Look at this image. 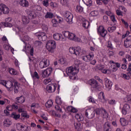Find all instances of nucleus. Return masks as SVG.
Instances as JSON below:
<instances>
[{"label":"nucleus","mask_w":131,"mask_h":131,"mask_svg":"<svg viewBox=\"0 0 131 131\" xmlns=\"http://www.w3.org/2000/svg\"><path fill=\"white\" fill-rule=\"evenodd\" d=\"M12 123V121H11V120H10L9 119H7L4 121V124L5 126H6V127H9V126H10Z\"/></svg>","instance_id":"nucleus-34"},{"label":"nucleus","mask_w":131,"mask_h":131,"mask_svg":"<svg viewBox=\"0 0 131 131\" xmlns=\"http://www.w3.org/2000/svg\"><path fill=\"white\" fill-rule=\"evenodd\" d=\"M9 72L11 75H17V71L13 68L9 69Z\"/></svg>","instance_id":"nucleus-39"},{"label":"nucleus","mask_w":131,"mask_h":131,"mask_svg":"<svg viewBox=\"0 0 131 131\" xmlns=\"http://www.w3.org/2000/svg\"><path fill=\"white\" fill-rule=\"evenodd\" d=\"M68 38L70 39V40H73L74 41H80V38L76 37L75 34L73 33H71Z\"/></svg>","instance_id":"nucleus-17"},{"label":"nucleus","mask_w":131,"mask_h":131,"mask_svg":"<svg viewBox=\"0 0 131 131\" xmlns=\"http://www.w3.org/2000/svg\"><path fill=\"white\" fill-rule=\"evenodd\" d=\"M111 123L109 121L105 122L103 124V131H112Z\"/></svg>","instance_id":"nucleus-15"},{"label":"nucleus","mask_w":131,"mask_h":131,"mask_svg":"<svg viewBox=\"0 0 131 131\" xmlns=\"http://www.w3.org/2000/svg\"><path fill=\"white\" fill-rule=\"evenodd\" d=\"M108 104H110V105H115L116 101L115 100L112 99L108 101Z\"/></svg>","instance_id":"nucleus-62"},{"label":"nucleus","mask_w":131,"mask_h":131,"mask_svg":"<svg viewBox=\"0 0 131 131\" xmlns=\"http://www.w3.org/2000/svg\"><path fill=\"white\" fill-rule=\"evenodd\" d=\"M0 9L3 14H9V12H10L9 8L4 4H0Z\"/></svg>","instance_id":"nucleus-14"},{"label":"nucleus","mask_w":131,"mask_h":131,"mask_svg":"<svg viewBox=\"0 0 131 131\" xmlns=\"http://www.w3.org/2000/svg\"><path fill=\"white\" fill-rule=\"evenodd\" d=\"M52 71H53V68H48L46 70H44L41 74V75L43 78H46V77H49L50 75H51L52 73Z\"/></svg>","instance_id":"nucleus-9"},{"label":"nucleus","mask_w":131,"mask_h":131,"mask_svg":"<svg viewBox=\"0 0 131 131\" xmlns=\"http://www.w3.org/2000/svg\"><path fill=\"white\" fill-rule=\"evenodd\" d=\"M124 46L125 48L131 47V36H128L124 41Z\"/></svg>","instance_id":"nucleus-18"},{"label":"nucleus","mask_w":131,"mask_h":131,"mask_svg":"<svg viewBox=\"0 0 131 131\" xmlns=\"http://www.w3.org/2000/svg\"><path fill=\"white\" fill-rule=\"evenodd\" d=\"M90 15L92 16V17H96V16L99 15V12L98 11H93L90 13Z\"/></svg>","instance_id":"nucleus-46"},{"label":"nucleus","mask_w":131,"mask_h":131,"mask_svg":"<svg viewBox=\"0 0 131 131\" xmlns=\"http://www.w3.org/2000/svg\"><path fill=\"white\" fill-rule=\"evenodd\" d=\"M104 81L106 88L110 90L112 86V82H111V81H110V80L108 79L107 78H105Z\"/></svg>","instance_id":"nucleus-22"},{"label":"nucleus","mask_w":131,"mask_h":131,"mask_svg":"<svg viewBox=\"0 0 131 131\" xmlns=\"http://www.w3.org/2000/svg\"><path fill=\"white\" fill-rule=\"evenodd\" d=\"M3 85L6 86L7 89V91L8 92H12L13 91L14 87L13 86V82L11 81H3L2 83Z\"/></svg>","instance_id":"nucleus-4"},{"label":"nucleus","mask_w":131,"mask_h":131,"mask_svg":"<svg viewBox=\"0 0 131 131\" xmlns=\"http://www.w3.org/2000/svg\"><path fill=\"white\" fill-rule=\"evenodd\" d=\"M78 71H79L76 70L75 67H74V68L73 67H70L66 69L67 73L68 74V75H70V76H74L75 75H76V74L78 73Z\"/></svg>","instance_id":"nucleus-3"},{"label":"nucleus","mask_w":131,"mask_h":131,"mask_svg":"<svg viewBox=\"0 0 131 131\" xmlns=\"http://www.w3.org/2000/svg\"><path fill=\"white\" fill-rule=\"evenodd\" d=\"M116 14L117 15H118V16H123V15L122 14V12H121V11L119 10H117L116 11Z\"/></svg>","instance_id":"nucleus-63"},{"label":"nucleus","mask_w":131,"mask_h":131,"mask_svg":"<svg viewBox=\"0 0 131 131\" xmlns=\"http://www.w3.org/2000/svg\"><path fill=\"white\" fill-rule=\"evenodd\" d=\"M60 3L62 6H66L68 4V0H60Z\"/></svg>","instance_id":"nucleus-58"},{"label":"nucleus","mask_w":131,"mask_h":131,"mask_svg":"<svg viewBox=\"0 0 131 131\" xmlns=\"http://www.w3.org/2000/svg\"><path fill=\"white\" fill-rule=\"evenodd\" d=\"M22 20L23 24L25 25L28 24V23L30 22V19H29V17H28V16H23Z\"/></svg>","instance_id":"nucleus-29"},{"label":"nucleus","mask_w":131,"mask_h":131,"mask_svg":"<svg viewBox=\"0 0 131 131\" xmlns=\"http://www.w3.org/2000/svg\"><path fill=\"white\" fill-rule=\"evenodd\" d=\"M101 72L104 74H111V71L110 70H102Z\"/></svg>","instance_id":"nucleus-49"},{"label":"nucleus","mask_w":131,"mask_h":131,"mask_svg":"<svg viewBox=\"0 0 131 131\" xmlns=\"http://www.w3.org/2000/svg\"><path fill=\"white\" fill-rule=\"evenodd\" d=\"M66 62V60H65L64 58H60L58 60V63L59 64H65V63Z\"/></svg>","instance_id":"nucleus-57"},{"label":"nucleus","mask_w":131,"mask_h":131,"mask_svg":"<svg viewBox=\"0 0 131 131\" xmlns=\"http://www.w3.org/2000/svg\"><path fill=\"white\" fill-rule=\"evenodd\" d=\"M55 108L56 109V111L60 112V113H63V112H62V108L60 107V105H55Z\"/></svg>","instance_id":"nucleus-50"},{"label":"nucleus","mask_w":131,"mask_h":131,"mask_svg":"<svg viewBox=\"0 0 131 131\" xmlns=\"http://www.w3.org/2000/svg\"><path fill=\"white\" fill-rule=\"evenodd\" d=\"M71 15H72V14L70 12L66 11L63 14V16L65 19H66L68 17L71 16Z\"/></svg>","instance_id":"nucleus-48"},{"label":"nucleus","mask_w":131,"mask_h":131,"mask_svg":"<svg viewBox=\"0 0 131 131\" xmlns=\"http://www.w3.org/2000/svg\"><path fill=\"white\" fill-rule=\"evenodd\" d=\"M16 128L17 130L19 131H27L29 130L30 127H27L25 125H23V124L21 123H17L16 125Z\"/></svg>","instance_id":"nucleus-10"},{"label":"nucleus","mask_w":131,"mask_h":131,"mask_svg":"<svg viewBox=\"0 0 131 131\" xmlns=\"http://www.w3.org/2000/svg\"><path fill=\"white\" fill-rule=\"evenodd\" d=\"M70 33H70L69 31H64L62 32V34H63L64 36L67 37V38H68L69 35H70Z\"/></svg>","instance_id":"nucleus-47"},{"label":"nucleus","mask_w":131,"mask_h":131,"mask_svg":"<svg viewBox=\"0 0 131 131\" xmlns=\"http://www.w3.org/2000/svg\"><path fill=\"white\" fill-rule=\"evenodd\" d=\"M55 102L57 105H61L62 104V100H61V98L59 97H56Z\"/></svg>","instance_id":"nucleus-45"},{"label":"nucleus","mask_w":131,"mask_h":131,"mask_svg":"<svg viewBox=\"0 0 131 131\" xmlns=\"http://www.w3.org/2000/svg\"><path fill=\"white\" fill-rule=\"evenodd\" d=\"M21 115L23 117H24V118H29V115L27 114V112H24V113L21 114Z\"/></svg>","instance_id":"nucleus-53"},{"label":"nucleus","mask_w":131,"mask_h":131,"mask_svg":"<svg viewBox=\"0 0 131 131\" xmlns=\"http://www.w3.org/2000/svg\"><path fill=\"white\" fill-rule=\"evenodd\" d=\"M41 28L45 32H48V26L43 24L42 25Z\"/></svg>","instance_id":"nucleus-55"},{"label":"nucleus","mask_w":131,"mask_h":131,"mask_svg":"<svg viewBox=\"0 0 131 131\" xmlns=\"http://www.w3.org/2000/svg\"><path fill=\"white\" fill-rule=\"evenodd\" d=\"M82 26L85 29H88L90 26V21L88 20H85L82 22Z\"/></svg>","instance_id":"nucleus-36"},{"label":"nucleus","mask_w":131,"mask_h":131,"mask_svg":"<svg viewBox=\"0 0 131 131\" xmlns=\"http://www.w3.org/2000/svg\"><path fill=\"white\" fill-rule=\"evenodd\" d=\"M104 108H97L94 111H95V114L96 115H100L101 113H103V110Z\"/></svg>","instance_id":"nucleus-32"},{"label":"nucleus","mask_w":131,"mask_h":131,"mask_svg":"<svg viewBox=\"0 0 131 131\" xmlns=\"http://www.w3.org/2000/svg\"><path fill=\"white\" fill-rule=\"evenodd\" d=\"M94 54H91L90 53L88 55H85L82 57V59L85 61V62H90V61H92V60L94 59Z\"/></svg>","instance_id":"nucleus-16"},{"label":"nucleus","mask_w":131,"mask_h":131,"mask_svg":"<svg viewBox=\"0 0 131 131\" xmlns=\"http://www.w3.org/2000/svg\"><path fill=\"white\" fill-rule=\"evenodd\" d=\"M89 84L91 86V89L93 90H98L101 91V86L98 83V81L94 79H91L88 81Z\"/></svg>","instance_id":"nucleus-2"},{"label":"nucleus","mask_w":131,"mask_h":131,"mask_svg":"<svg viewBox=\"0 0 131 131\" xmlns=\"http://www.w3.org/2000/svg\"><path fill=\"white\" fill-rule=\"evenodd\" d=\"M97 31L98 34L100 35L101 37H105V36H106L108 33V32H107V30L105 29L103 26H99L97 29Z\"/></svg>","instance_id":"nucleus-6"},{"label":"nucleus","mask_w":131,"mask_h":131,"mask_svg":"<svg viewBox=\"0 0 131 131\" xmlns=\"http://www.w3.org/2000/svg\"><path fill=\"white\" fill-rule=\"evenodd\" d=\"M67 109L68 111H71V112H73V113H76L78 111L76 108L72 107H68Z\"/></svg>","instance_id":"nucleus-41"},{"label":"nucleus","mask_w":131,"mask_h":131,"mask_svg":"<svg viewBox=\"0 0 131 131\" xmlns=\"http://www.w3.org/2000/svg\"><path fill=\"white\" fill-rule=\"evenodd\" d=\"M45 17L46 19H53L54 17V14L52 12H47Z\"/></svg>","instance_id":"nucleus-33"},{"label":"nucleus","mask_w":131,"mask_h":131,"mask_svg":"<svg viewBox=\"0 0 131 131\" xmlns=\"http://www.w3.org/2000/svg\"><path fill=\"white\" fill-rule=\"evenodd\" d=\"M45 106L46 108H51L52 106H53V100H48L47 103L45 104Z\"/></svg>","instance_id":"nucleus-37"},{"label":"nucleus","mask_w":131,"mask_h":131,"mask_svg":"<svg viewBox=\"0 0 131 131\" xmlns=\"http://www.w3.org/2000/svg\"><path fill=\"white\" fill-rule=\"evenodd\" d=\"M66 20L69 24H72L73 20V14H72L71 15H70L69 17L65 18Z\"/></svg>","instance_id":"nucleus-31"},{"label":"nucleus","mask_w":131,"mask_h":131,"mask_svg":"<svg viewBox=\"0 0 131 131\" xmlns=\"http://www.w3.org/2000/svg\"><path fill=\"white\" fill-rule=\"evenodd\" d=\"M19 83L17 82H15L14 84V93L15 94H18V92H19Z\"/></svg>","instance_id":"nucleus-30"},{"label":"nucleus","mask_w":131,"mask_h":131,"mask_svg":"<svg viewBox=\"0 0 131 131\" xmlns=\"http://www.w3.org/2000/svg\"><path fill=\"white\" fill-rule=\"evenodd\" d=\"M84 4L88 6V7H91L92 6V4H93V2L92 0H82Z\"/></svg>","instance_id":"nucleus-40"},{"label":"nucleus","mask_w":131,"mask_h":131,"mask_svg":"<svg viewBox=\"0 0 131 131\" xmlns=\"http://www.w3.org/2000/svg\"><path fill=\"white\" fill-rule=\"evenodd\" d=\"M103 19L104 22H105V23H108V16L104 15L103 17Z\"/></svg>","instance_id":"nucleus-64"},{"label":"nucleus","mask_w":131,"mask_h":131,"mask_svg":"<svg viewBox=\"0 0 131 131\" xmlns=\"http://www.w3.org/2000/svg\"><path fill=\"white\" fill-rule=\"evenodd\" d=\"M12 107L13 108V109H14V110H17L18 108H19L18 105H17L16 102L12 105Z\"/></svg>","instance_id":"nucleus-61"},{"label":"nucleus","mask_w":131,"mask_h":131,"mask_svg":"<svg viewBox=\"0 0 131 131\" xmlns=\"http://www.w3.org/2000/svg\"><path fill=\"white\" fill-rule=\"evenodd\" d=\"M111 68H112V71H113V72H114L115 71H117V70H118V68H117V67H116L115 64H112Z\"/></svg>","instance_id":"nucleus-54"},{"label":"nucleus","mask_w":131,"mask_h":131,"mask_svg":"<svg viewBox=\"0 0 131 131\" xmlns=\"http://www.w3.org/2000/svg\"><path fill=\"white\" fill-rule=\"evenodd\" d=\"M107 30L109 32H113V31L116 30V27H108Z\"/></svg>","instance_id":"nucleus-52"},{"label":"nucleus","mask_w":131,"mask_h":131,"mask_svg":"<svg viewBox=\"0 0 131 131\" xmlns=\"http://www.w3.org/2000/svg\"><path fill=\"white\" fill-rule=\"evenodd\" d=\"M81 61L76 59L75 60V68H76V70H79V65H81L82 64Z\"/></svg>","instance_id":"nucleus-27"},{"label":"nucleus","mask_w":131,"mask_h":131,"mask_svg":"<svg viewBox=\"0 0 131 131\" xmlns=\"http://www.w3.org/2000/svg\"><path fill=\"white\" fill-rule=\"evenodd\" d=\"M120 121L122 126H126V125H128V121L126 120L124 118H121Z\"/></svg>","instance_id":"nucleus-24"},{"label":"nucleus","mask_w":131,"mask_h":131,"mask_svg":"<svg viewBox=\"0 0 131 131\" xmlns=\"http://www.w3.org/2000/svg\"><path fill=\"white\" fill-rule=\"evenodd\" d=\"M50 65V60L48 59H43L41 61H40L39 66L41 69L43 68H46Z\"/></svg>","instance_id":"nucleus-11"},{"label":"nucleus","mask_w":131,"mask_h":131,"mask_svg":"<svg viewBox=\"0 0 131 131\" xmlns=\"http://www.w3.org/2000/svg\"><path fill=\"white\" fill-rule=\"evenodd\" d=\"M43 5L45 7H49V0H45L42 2Z\"/></svg>","instance_id":"nucleus-59"},{"label":"nucleus","mask_w":131,"mask_h":131,"mask_svg":"<svg viewBox=\"0 0 131 131\" xmlns=\"http://www.w3.org/2000/svg\"><path fill=\"white\" fill-rule=\"evenodd\" d=\"M57 89V85L52 84L49 85L46 87V90L48 93H54L55 91Z\"/></svg>","instance_id":"nucleus-12"},{"label":"nucleus","mask_w":131,"mask_h":131,"mask_svg":"<svg viewBox=\"0 0 131 131\" xmlns=\"http://www.w3.org/2000/svg\"><path fill=\"white\" fill-rule=\"evenodd\" d=\"M89 101L90 102V103H93V104L96 103V101H95V100L94 99V98H93L92 96H90L89 97Z\"/></svg>","instance_id":"nucleus-60"},{"label":"nucleus","mask_w":131,"mask_h":131,"mask_svg":"<svg viewBox=\"0 0 131 131\" xmlns=\"http://www.w3.org/2000/svg\"><path fill=\"white\" fill-rule=\"evenodd\" d=\"M130 106L128 104H125L122 110V113L123 115H126L127 111H129Z\"/></svg>","instance_id":"nucleus-19"},{"label":"nucleus","mask_w":131,"mask_h":131,"mask_svg":"<svg viewBox=\"0 0 131 131\" xmlns=\"http://www.w3.org/2000/svg\"><path fill=\"white\" fill-rule=\"evenodd\" d=\"M33 52H34V49L33 48H32L30 50V55L31 56V57H29V60L30 62H33V61L34 60V58L32 57L33 56Z\"/></svg>","instance_id":"nucleus-38"},{"label":"nucleus","mask_w":131,"mask_h":131,"mask_svg":"<svg viewBox=\"0 0 131 131\" xmlns=\"http://www.w3.org/2000/svg\"><path fill=\"white\" fill-rule=\"evenodd\" d=\"M11 117L15 119V120H18V119H20V117H21V115H20V114H17L16 112H13L11 114Z\"/></svg>","instance_id":"nucleus-26"},{"label":"nucleus","mask_w":131,"mask_h":131,"mask_svg":"<svg viewBox=\"0 0 131 131\" xmlns=\"http://www.w3.org/2000/svg\"><path fill=\"white\" fill-rule=\"evenodd\" d=\"M16 102H17V103H19V104H23V103L25 102V98L22 96L19 97H16Z\"/></svg>","instance_id":"nucleus-28"},{"label":"nucleus","mask_w":131,"mask_h":131,"mask_svg":"<svg viewBox=\"0 0 131 131\" xmlns=\"http://www.w3.org/2000/svg\"><path fill=\"white\" fill-rule=\"evenodd\" d=\"M33 78H37V79H39L40 77L39 76H38V73H37V72H35L34 73V75L32 76Z\"/></svg>","instance_id":"nucleus-56"},{"label":"nucleus","mask_w":131,"mask_h":131,"mask_svg":"<svg viewBox=\"0 0 131 131\" xmlns=\"http://www.w3.org/2000/svg\"><path fill=\"white\" fill-rule=\"evenodd\" d=\"M54 39L55 40H65L64 38H62V34L59 33H55L53 35Z\"/></svg>","instance_id":"nucleus-21"},{"label":"nucleus","mask_w":131,"mask_h":131,"mask_svg":"<svg viewBox=\"0 0 131 131\" xmlns=\"http://www.w3.org/2000/svg\"><path fill=\"white\" fill-rule=\"evenodd\" d=\"M56 42L54 40H50L46 44V48L50 53H54L56 49Z\"/></svg>","instance_id":"nucleus-1"},{"label":"nucleus","mask_w":131,"mask_h":131,"mask_svg":"<svg viewBox=\"0 0 131 131\" xmlns=\"http://www.w3.org/2000/svg\"><path fill=\"white\" fill-rule=\"evenodd\" d=\"M85 116L89 119H92L95 117V111L91 109L86 110L85 112Z\"/></svg>","instance_id":"nucleus-8"},{"label":"nucleus","mask_w":131,"mask_h":131,"mask_svg":"<svg viewBox=\"0 0 131 131\" xmlns=\"http://www.w3.org/2000/svg\"><path fill=\"white\" fill-rule=\"evenodd\" d=\"M121 77H122V78H124V79H126L127 80H128V79H129V72L127 73V75L125 74H122Z\"/></svg>","instance_id":"nucleus-43"},{"label":"nucleus","mask_w":131,"mask_h":131,"mask_svg":"<svg viewBox=\"0 0 131 131\" xmlns=\"http://www.w3.org/2000/svg\"><path fill=\"white\" fill-rule=\"evenodd\" d=\"M98 99L101 103H105L107 102V99L105 98V95H104V92H101L98 95Z\"/></svg>","instance_id":"nucleus-20"},{"label":"nucleus","mask_w":131,"mask_h":131,"mask_svg":"<svg viewBox=\"0 0 131 131\" xmlns=\"http://www.w3.org/2000/svg\"><path fill=\"white\" fill-rule=\"evenodd\" d=\"M81 49L79 47H78L75 49L74 47H71L69 48V52L72 55H76V56H79Z\"/></svg>","instance_id":"nucleus-5"},{"label":"nucleus","mask_w":131,"mask_h":131,"mask_svg":"<svg viewBox=\"0 0 131 131\" xmlns=\"http://www.w3.org/2000/svg\"><path fill=\"white\" fill-rule=\"evenodd\" d=\"M36 36L38 38L39 40H42V41H46L48 39V36L47 34L44 32H39L35 34Z\"/></svg>","instance_id":"nucleus-7"},{"label":"nucleus","mask_w":131,"mask_h":131,"mask_svg":"<svg viewBox=\"0 0 131 131\" xmlns=\"http://www.w3.org/2000/svg\"><path fill=\"white\" fill-rule=\"evenodd\" d=\"M26 13L29 16L30 19H34L36 17V14L34 11L31 9H28L26 10Z\"/></svg>","instance_id":"nucleus-13"},{"label":"nucleus","mask_w":131,"mask_h":131,"mask_svg":"<svg viewBox=\"0 0 131 131\" xmlns=\"http://www.w3.org/2000/svg\"><path fill=\"white\" fill-rule=\"evenodd\" d=\"M2 24L3 26H5V27H12V26H13V25L10 23L2 22Z\"/></svg>","instance_id":"nucleus-42"},{"label":"nucleus","mask_w":131,"mask_h":131,"mask_svg":"<svg viewBox=\"0 0 131 131\" xmlns=\"http://www.w3.org/2000/svg\"><path fill=\"white\" fill-rule=\"evenodd\" d=\"M19 4L21 7H27L29 6V3L26 0H20Z\"/></svg>","instance_id":"nucleus-23"},{"label":"nucleus","mask_w":131,"mask_h":131,"mask_svg":"<svg viewBox=\"0 0 131 131\" xmlns=\"http://www.w3.org/2000/svg\"><path fill=\"white\" fill-rule=\"evenodd\" d=\"M75 118L78 120V121H83V116L82 115H79V114H77L75 115Z\"/></svg>","instance_id":"nucleus-35"},{"label":"nucleus","mask_w":131,"mask_h":131,"mask_svg":"<svg viewBox=\"0 0 131 131\" xmlns=\"http://www.w3.org/2000/svg\"><path fill=\"white\" fill-rule=\"evenodd\" d=\"M76 9H77V12H78L79 13H82V12H83V13H85V12L88 11V8L86 7L83 8L80 6H77L76 7ZM85 9H86V11L84 10Z\"/></svg>","instance_id":"nucleus-25"},{"label":"nucleus","mask_w":131,"mask_h":131,"mask_svg":"<svg viewBox=\"0 0 131 131\" xmlns=\"http://www.w3.org/2000/svg\"><path fill=\"white\" fill-rule=\"evenodd\" d=\"M80 125H81V124H80V123L78 122L74 123V126L76 129H79V128L80 127Z\"/></svg>","instance_id":"nucleus-51"},{"label":"nucleus","mask_w":131,"mask_h":131,"mask_svg":"<svg viewBox=\"0 0 131 131\" xmlns=\"http://www.w3.org/2000/svg\"><path fill=\"white\" fill-rule=\"evenodd\" d=\"M52 26L53 27H57L58 26V21L56 19H53L52 20Z\"/></svg>","instance_id":"nucleus-44"}]
</instances>
